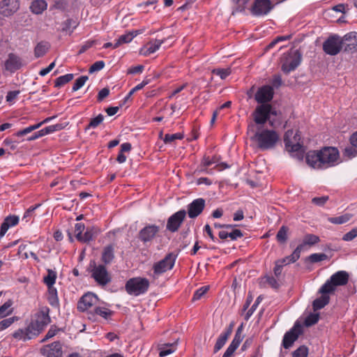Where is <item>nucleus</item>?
<instances>
[{"label": "nucleus", "mask_w": 357, "mask_h": 357, "mask_svg": "<svg viewBox=\"0 0 357 357\" xmlns=\"http://www.w3.org/2000/svg\"><path fill=\"white\" fill-rule=\"evenodd\" d=\"M273 89L269 85L262 86L257 91L255 98L258 103L261 104L257 107L253 114L257 124L264 125L268 121L271 126L274 127L276 125L275 117L278 116V112L270 104H266L273 99Z\"/></svg>", "instance_id": "f257e3e1"}, {"label": "nucleus", "mask_w": 357, "mask_h": 357, "mask_svg": "<svg viewBox=\"0 0 357 357\" xmlns=\"http://www.w3.org/2000/svg\"><path fill=\"white\" fill-rule=\"evenodd\" d=\"M251 141L254 142L258 149L262 151L273 149L279 142L280 135L274 130L266 128L258 129L253 135L250 136Z\"/></svg>", "instance_id": "f03ea898"}, {"label": "nucleus", "mask_w": 357, "mask_h": 357, "mask_svg": "<svg viewBox=\"0 0 357 357\" xmlns=\"http://www.w3.org/2000/svg\"><path fill=\"white\" fill-rule=\"evenodd\" d=\"M284 142L286 150L293 157H296L298 160H303L305 148L298 131L294 132L293 130H288L284 134Z\"/></svg>", "instance_id": "7ed1b4c3"}, {"label": "nucleus", "mask_w": 357, "mask_h": 357, "mask_svg": "<svg viewBox=\"0 0 357 357\" xmlns=\"http://www.w3.org/2000/svg\"><path fill=\"white\" fill-rule=\"evenodd\" d=\"M349 273L345 271H339L333 274L319 290L320 294H330L335 291L338 286H344L348 283Z\"/></svg>", "instance_id": "20e7f679"}, {"label": "nucleus", "mask_w": 357, "mask_h": 357, "mask_svg": "<svg viewBox=\"0 0 357 357\" xmlns=\"http://www.w3.org/2000/svg\"><path fill=\"white\" fill-rule=\"evenodd\" d=\"M149 284L148 279L136 277L130 278L126 282L125 289L129 295L138 296L148 291Z\"/></svg>", "instance_id": "39448f33"}, {"label": "nucleus", "mask_w": 357, "mask_h": 357, "mask_svg": "<svg viewBox=\"0 0 357 357\" xmlns=\"http://www.w3.org/2000/svg\"><path fill=\"white\" fill-rule=\"evenodd\" d=\"M321 169L333 167L338 163L339 151L335 147H324L319 151Z\"/></svg>", "instance_id": "423d86ee"}, {"label": "nucleus", "mask_w": 357, "mask_h": 357, "mask_svg": "<svg viewBox=\"0 0 357 357\" xmlns=\"http://www.w3.org/2000/svg\"><path fill=\"white\" fill-rule=\"evenodd\" d=\"M176 258L177 255L169 252L162 259L154 263L153 265L154 276L161 275L167 271L172 270L175 264Z\"/></svg>", "instance_id": "0eeeda50"}, {"label": "nucleus", "mask_w": 357, "mask_h": 357, "mask_svg": "<svg viewBox=\"0 0 357 357\" xmlns=\"http://www.w3.org/2000/svg\"><path fill=\"white\" fill-rule=\"evenodd\" d=\"M91 278L99 286L105 287L112 281V277L103 264L94 265L91 271Z\"/></svg>", "instance_id": "6e6552de"}, {"label": "nucleus", "mask_w": 357, "mask_h": 357, "mask_svg": "<svg viewBox=\"0 0 357 357\" xmlns=\"http://www.w3.org/2000/svg\"><path fill=\"white\" fill-rule=\"evenodd\" d=\"M343 47L342 38L337 35L329 36L323 44L324 52L331 56L339 54Z\"/></svg>", "instance_id": "1a4fd4ad"}, {"label": "nucleus", "mask_w": 357, "mask_h": 357, "mask_svg": "<svg viewBox=\"0 0 357 357\" xmlns=\"http://www.w3.org/2000/svg\"><path fill=\"white\" fill-rule=\"evenodd\" d=\"M301 56L298 51L291 52L284 56L282 70L285 73L294 70L301 63Z\"/></svg>", "instance_id": "9d476101"}, {"label": "nucleus", "mask_w": 357, "mask_h": 357, "mask_svg": "<svg viewBox=\"0 0 357 357\" xmlns=\"http://www.w3.org/2000/svg\"><path fill=\"white\" fill-rule=\"evenodd\" d=\"M186 215V211L181 209L173 215H172L167 220L166 229L171 232H176L178 230L182 225Z\"/></svg>", "instance_id": "9b49d317"}, {"label": "nucleus", "mask_w": 357, "mask_h": 357, "mask_svg": "<svg viewBox=\"0 0 357 357\" xmlns=\"http://www.w3.org/2000/svg\"><path fill=\"white\" fill-rule=\"evenodd\" d=\"M301 333L302 329L301 326L296 323L289 331L285 333L282 340L283 347L284 349H289L291 347L294 342L297 340Z\"/></svg>", "instance_id": "f8f14e48"}, {"label": "nucleus", "mask_w": 357, "mask_h": 357, "mask_svg": "<svg viewBox=\"0 0 357 357\" xmlns=\"http://www.w3.org/2000/svg\"><path fill=\"white\" fill-rule=\"evenodd\" d=\"M272 8L270 0H255L251 8V13L256 16L264 15L268 14Z\"/></svg>", "instance_id": "ddd939ff"}, {"label": "nucleus", "mask_w": 357, "mask_h": 357, "mask_svg": "<svg viewBox=\"0 0 357 357\" xmlns=\"http://www.w3.org/2000/svg\"><path fill=\"white\" fill-rule=\"evenodd\" d=\"M98 301V298L96 294L91 292L86 293L78 301L77 309L81 312L86 311L96 305Z\"/></svg>", "instance_id": "4468645a"}, {"label": "nucleus", "mask_w": 357, "mask_h": 357, "mask_svg": "<svg viewBox=\"0 0 357 357\" xmlns=\"http://www.w3.org/2000/svg\"><path fill=\"white\" fill-rule=\"evenodd\" d=\"M160 227L155 225H148L139 232V238L144 243L151 241L159 232Z\"/></svg>", "instance_id": "2eb2a0df"}, {"label": "nucleus", "mask_w": 357, "mask_h": 357, "mask_svg": "<svg viewBox=\"0 0 357 357\" xmlns=\"http://www.w3.org/2000/svg\"><path fill=\"white\" fill-rule=\"evenodd\" d=\"M205 200L203 198L194 199L188 205V215L190 218H195L199 216L204 209Z\"/></svg>", "instance_id": "dca6fc26"}, {"label": "nucleus", "mask_w": 357, "mask_h": 357, "mask_svg": "<svg viewBox=\"0 0 357 357\" xmlns=\"http://www.w3.org/2000/svg\"><path fill=\"white\" fill-rule=\"evenodd\" d=\"M40 351L47 357H61L63 354L61 344L59 341L44 346Z\"/></svg>", "instance_id": "f3484780"}, {"label": "nucleus", "mask_w": 357, "mask_h": 357, "mask_svg": "<svg viewBox=\"0 0 357 357\" xmlns=\"http://www.w3.org/2000/svg\"><path fill=\"white\" fill-rule=\"evenodd\" d=\"M20 8L18 0H2L0 3V12L4 16H10Z\"/></svg>", "instance_id": "a211bd4d"}, {"label": "nucleus", "mask_w": 357, "mask_h": 357, "mask_svg": "<svg viewBox=\"0 0 357 357\" xmlns=\"http://www.w3.org/2000/svg\"><path fill=\"white\" fill-rule=\"evenodd\" d=\"M234 324L230 323L229 326L219 335L214 346V353L220 351L227 342L229 337L231 335Z\"/></svg>", "instance_id": "6ab92c4d"}, {"label": "nucleus", "mask_w": 357, "mask_h": 357, "mask_svg": "<svg viewBox=\"0 0 357 357\" xmlns=\"http://www.w3.org/2000/svg\"><path fill=\"white\" fill-rule=\"evenodd\" d=\"M50 309L47 307H44L36 314V320L33 321L37 324L42 329L50 324V317L49 315Z\"/></svg>", "instance_id": "aec40b11"}, {"label": "nucleus", "mask_w": 357, "mask_h": 357, "mask_svg": "<svg viewBox=\"0 0 357 357\" xmlns=\"http://www.w3.org/2000/svg\"><path fill=\"white\" fill-rule=\"evenodd\" d=\"M305 161L310 167L314 169H321L319 151H310L307 152L305 156Z\"/></svg>", "instance_id": "412c9836"}, {"label": "nucleus", "mask_w": 357, "mask_h": 357, "mask_svg": "<svg viewBox=\"0 0 357 357\" xmlns=\"http://www.w3.org/2000/svg\"><path fill=\"white\" fill-rule=\"evenodd\" d=\"M22 66L21 59L14 54H10L8 59L6 61L5 67L7 70L15 72Z\"/></svg>", "instance_id": "4be33fe9"}, {"label": "nucleus", "mask_w": 357, "mask_h": 357, "mask_svg": "<svg viewBox=\"0 0 357 357\" xmlns=\"http://www.w3.org/2000/svg\"><path fill=\"white\" fill-rule=\"evenodd\" d=\"M343 45H346V50L357 49V33L355 31L349 32L342 38Z\"/></svg>", "instance_id": "5701e85b"}, {"label": "nucleus", "mask_w": 357, "mask_h": 357, "mask_svg": "<svg viewBox=\"0 0 357 357\" xmlns=\"http://www.w3.org/2000/svg\"><path fill=\"white\" fill-rule=\"evenodd\" d=\"M114 259V248L113 245H109L104 248L101 260L105 264H109Z\"/></svg>", "instance_id": "b1692460"}, {"label": "nucleus", "mask_w": 357, "mask_h": 357, "mask_svg": "<svg viewBox=\"0 0 357 357\" xmlns=\"http://www.w3.org/2000/svg\"><path fill=\"white\" fill-rule=\"evenodd\" d=\"M177 341L171 344H164L159 347V356L164 357L174 353L176 349Z\"/></svg>", "instance_id": "393cba45"}, {"label": "nucleus", "mask_w": 357, "mask_h": 357, "mask_svg": "<svg viewBox=\"0 0 357 357\" xmlns=\"http://www.w3.org/2000/svg\"><path fill=\"white\" fill-rule=\"evenodd\" d=\"M112 314V311L105 307H95L94 312L91 313V317H89L90 319L95 320V316L98 315L105 319H107Z\"/></svg>", "instance_id": "a878e982"}, {"label": "nucleus", "mask_w": 357, "mask_h": 357, "mask_svg": "<svg viewBox=\"0 0 357 357\" xmlns=\"http://www.w3.org/2000/svg\"><path fill=\"white\" fill-rule=\"evenodd\" d=\"M47 7V3L45 0H35L32 1L30 9L35 14H41Z\"/></svg>", "instance_id": "bb28decb"}, {"label": "nucleus", "mask_w": 357, "mask_h": 357, "mask_svg": "<svg viewBox=\"0 0 357 357\" xmlns=\"http://www.w3.org/2000/svg\"><path fill=\"white\" fill-rule=\"evenodd\" d=\"M164 43V40H155L153 42L149 43L144 48V55L147 56L159 50L161 45Z\"/></svg>", "instance_id": "cd10ccee"}, {"label": "nucleus", "mask_w": 357, "mask_h": 357, "mask_svg": "<svg viewBox=\"0 0 357 357\" xmlns=\"http://www.w3.org/2000/svg\"><path fill=\"white\" fill-rule=\"evenodd\" d=\"M322 296L316 298L312 303V307L314 311L324 307L330 301V297L327 294H321Z\"/></svg>", "instance_id": "c85d7f7f"}, {"label": "nucleus", "mask_w": 357, "mask_h": 357, "mask_svg": "<svg viewBox=\"0 0 357 357\" xmlns=\"http://www.w3.org/2000/svg\"><path fill=\"white\" fill-rule=\"evenodd\" d=\"M13 302L9 299L0 306V319L5 318L13 313Z\"/></svg>", "instance_id": "c756f323"}, {"label": "nucleus", "mask_w": 357, "mask_h": 357, "mask_svg": "<svg viewBox=\"0 0 357 357\" xmlns=\"http://www.w3.org/2000/svg\"><path fill=\"white\" fill-rule=\"evenodd\" d=\"M96 234H97V232L94 227H88L77 241L82 243H89L93 239Z\"/></svg>", "instance_id": "7c9ffc66"}, {"label": "nucleus", "mask_w": 357, "mask_h": 357, "mask_svg": "<svg viewBox=\"0 0 357 357\" xmlns=\"http://www.w3.org/2000/svg\"><path fill=\"white\" fill-rule=\"evenodd\" d=\"M149 83H150V79L146 78L141 83L138 84L137 86H135L134 88H132L124 98V99H123L124 103L130 101L131 96L133 94H135V93L136 91L141 90L142 89H143L146 85L149 84Z\"/></svg>", "instance_id": "2f4dec72"}, {"label": "nucleus", "mask_w": 357, "mask_h": 357, "mask_svg": "<svg viewBox=\"0 0 357 357\" xmlns=\"http://www.w3.org/2000/svg\"><path fill=\"white\" fill-rule=\"evenodd\" d=\"M50 47L47 42H40L37 44L34 49V55L36 58L44 56Z\"/></svg>", "instance_id": "473e14b6"}, {"label": "nucleus", "mask_w": 357, "mask_h": 357, "mask_svg": "<svg viewBox=\"0 0 357 357\" xmlns=\"http://www.w3.org/2000/svg\"><path fill=\"white\" fill-rule=\"evenodd\" d=\"M137 32H130L126 34L121 36L117 41L114 44V48H117L120 45L123 43H130L136 36Z\"/></svg>", "instance_id": "72a5a7b5"}, {"label": "nucleus", "mask_w": 357, "mask_h": 357, "mask_svg": "<svg viewBox=\"0 0 357 357\" xmlns=\"http://www.w3.org/2000/svg\"><path fill=\"white\" fill-rule=\"evenodd\" d=\"M352 218L350 213H345L337 217H330L328 218L329 222L335 225H342L347 222Z\"/></svg>", "instance_id": "f704fd0d"}, {"label": "nucleus", "mask_w": 357, "mask_h": 357, "mask_svg": "<svg viewBox=\"0 0 357 357\" xmlns=\"http://www.w3.org/2000/svg\"><path fill=\"white\" fill-rule=\"evenodd\" d=\"M30 340L38 336L43 330L37 324L32 321L26 328H25Z\"/></svg>", "instance_id": "c9c22d12"}, {"label": "nucleus", "mask_w": 357, "mask_h": 357, "mask_svg": "<svg viewBox=\"0 0 357 357\" xmlns=\"http://www.w3.org/2000/svg\"><path fill=\"white\" fill-rule=\"evenodd\" d=\"M243 332V324L239 326L235 333V335L234 337V339L232 340L231 342L229 345H231L232 347H234L237 349V348L239 347L241 342H242L243 339V335H242Z\"/></svg>", "instance_id": "e433bc0d"}, {"label": "nucleus", "mask_w": 357, "mask_h": 357, "mask_svg": "<svg viewBox=\"0 0 357 357\" xmlns=\"http://www.w3.org/2000/svg\"><path fill=\"white\" fill-rule=\"evenodd\" d=\"M250 1V0H232L234 5L232 12L233 14L234 13L244 12Z\"/></svg>", "instance_id": "4c0bfd02"}, {"label": "nucleus", "mask_w": 357, "mask_h": 357, "mask_svg": "<svg viewBox=\"0 0 357 357\" xmlns=\"http://www.w3.org/2000/svg\"><path fill=\"white\" fill-rule=\"evenodd\" d=\"M48 287V301L50 305H55L58 304L59 299L57 296V290L52 286H47Z\"/></svg>", "instance_id": "58836bf2"}, {"label": "nucleus", "mask_w": 357, "mask_h": 357, "mask_svg": "<svg viewBox=\"0 0 357 357\" xmlns=\"http://www.w3.org/2000/svg\"><path fill=\"white\" fill-rule=\"evenodd\" d=\"M73 74L69 73L57 77L54 82V86L59 88L73 79Z\"/></svg>", "instance_id": "ea45409f"}, {"label": "nucleus", "mask_w": 357, "mask_h": 357, "mask_svg": "<svg viewBox=\"0 0 357 357\" xmlns=\"http://www.w3.org/2000/svg\"><path fill=\"white\" fill-rule=\"evenodd\" d=\"M56 272L52 270L47 269V275L44 277V283L47 286H52L55 284L56 280Z\"/></svg>", "instance_id": "a19ab883"}, {"label": "nucleus", "mask_w": 357, "mask_h": 357, "mask_svg": "<svg viewBox=\"0 0 357 357\" xmlns=\"http://www.w3.org/2000/svg\"><path fill=\"white\" fill-rule=\"evenodd\" d=\"M13 337L18 340L26 341L30 340V337H29L26 328H20L15 331L13 334Z\"/></svg>", "instance_id": "79ce46f5"}, {"label": "nucleus", "mask_w": 357, "mask_h": 357, "mask_svg": "<svg viewBox=\"0 0 357 357\" xmlns=\"http://www.w3.org/2000/svg\"><path fill=\"white\" fill-rule=\"evenodd\" d=\"M213 75L219 76L222 79H226L231 73V70L230 68H215L212 70Z\"/></svg>", "instance_id": "37998d69"}, {"label": "nucleus", "mask_w": 357, "mask_h": 357, "mask_svg": "<svg viewBox=\"0 0 357 357\" xmlns=\"http://www.w3.org/2000/svg\"><path fill=\"white\" fill-rule=\"evenodd\" d=\"M262 300H263V296L261 295L259 296L257 298V299L255 300V301L253 303V305L248 310V312H246V314L245 315V319L246 321H248L250 318V317L253 314V313L255 312V310H257L258 305H259V303L261 302Z\"/></svg>", "instance_id": "c03bdc74"}, {"label": "nucleus", "mask_w": 357, "mask_h": 357, "mask_svg": "<svg viewBox=\"0 0 357 357\" xmlns=\"http://www.w3.org/2000/svg\"><path fill=\"white\" fill-rule=\"evenodd\" d=\"M104 116L101 114H98L95 118L91 119L89 125L86 127L85 130L97 128L104 120Z\"/></svg>", "instance_id": "a18cd8bd"}, {"label": "nucleus", "mask_w": 357, "mask_h": 357, "mask_svg": "<svg viewBox=\"0 0 357 357\" xmlns=\"http://www.w3.org/2000/svg\"><path fill=\"white\" fill-rule=\"evenodd\" d=\"M43 125V123L40 122L38 123H36L35 125H32V126H30L23 130H19L18 132H17L15 133V135L17 137H22V136H24L25 135H27L30 132H31L32 131L39 128L41 126Z\"/></svg>", "instance_id": "49530a36"}, {"label": "nucleus", "mask_w": 357, "mask_h": 357, "mask_svg": "<svg viewBox=\"0 0 357 357\" xmlns=\"http://www.w3.org/2000/svg\"><path fill=\"white\" fill-rule=\"evenodd\" d=\"M319 319V313H310L305 319V325L306 326H311L318 322Z\"/></svg>", "instance_id": "de8ad7c7"}, {"label": "nucleus", "mask_w": 357, "mask_h": 357, "mask_svg": "<svg viewBox=\"0 0 357 357\" xmlns=\"http://www.w3.org/2000/svg\"><path fill=\"white\" fill-rule=\"evenodd\" d=\"M18 320L17 317H12L4 319L0 321V331H2L10 327L15 321Z\"/></svg>", "instance_id": "09e8293b"}, {"label": "nucleus", "mask_w": 357, "mask_h": 357, "mask_svg": "<svg viewBox=\"0 0 357 357\" xmlns=\"http://www.w3.org/2000/svg\"><path fill=\"white\" fill-rule=\"evenodd\" d=\"M88 79H89V77L86 75H83V76L78 77L75 80V82L73 86V88H72L73 91H76L79 90V89H81L84 85V84L88 80Z\"/></svg>", "instance_id": "8fccbe9b"}, {"label": "nucleus", "mask_w": 357, "mask_h": 357, "mask_svg": "<svg viewBox=\"0 0 357 357\" xmlns=\"http://www.w3.org/2000/svg\"><path fill=\"white\" fill-rule=\"evenodd\" d=\"M183 134L181 132H177L174 134H166L163 139V141L165 144H169L174 142L176 139H182L183 138Z\"/></svg>", "instance_id": "3c124183"}, {"label": "nucleus", "mask_w": 357, "mask_h": 357, "mask_svg": "<svg viewBox=\"0 0 357 357\" xmlns=\"http://www.w3.org/2000/svg\"><path fill=\"white\" fill-rule=\"evenodd\" d=\"M327 259V255L324 253H314L308 257V260L311 263H317Z\"/></svg>", "instance_id": "603ef678"}, {"label": "nucleus", "mask_w": 357, "mask_h": 357, "mask_svg": "<svg viewBox=\"0 0 357 357\" xmlns=\"http://www.w3.org/2000/svg\"><path fill=\"white\" fill-rule=\"evenodd\" d=\"M307 245H313L319 241V237L314 234H307L303 238Z\"/></svg>", "instance_id": "864d4df0"}, {"label": "nucleus", "mask_w": 357, "mask_h": 357, "mask_svg": "<svg viewBox=\"0 0 357 357\" xmlns=\"http://www.w3.org/2000/svg\"><path fill=\"white\" fill-rule=\"evenodd\" d=\"M308 349L303 345L293 352V357H307Z\"/></svg>", "instance_id": "5fc2aeb1"}, {"label": "nucleus", "mask_w": 357, "mask_h": 357, "mask_svg": "<svg viewBox=\"0 0 357 357\" xmlns=\"http://www.w3.org/2000/svg\"><path fill=\"white\" fill-rule=\"evenodd\" d=\"M277 240L280 243H284L287 238V229L284 226H282L277 233Z\"/></svg>", "instance_id": "6e6d98bb"}, {"label": "nucleus", "mask_w": 357, "mask_h": 357, "mask_svg": "<svg viewBox=\"0 0 357 357\" xmlns=\"http://www.w3.org/2000/svg\"><path fill=\"white\" fill-rule=\"evenodd\" d=\"M105 63L103 61H98L93 63L89 68V73H93L104 68Z\"/></svg>", "instance_id": "4d7b16f0"}, {"label": "nucleus", "mask_w": 357, "mask_h": 357, "mask_svg": "<svg viewBox=\"0 0 357 357\" xmlns=\"http://www.w3.org/2000/svg\"><path fill=\"white\" fill-rule=\"evenodd\" d=\"M344 155L349 159H351L357 155V150L356 147L351 146L344 149Z\"/></svg>", "instance_id": "13d9d810"}, {"label": "nucleus", "mask_w": 357, "mask_h": 357, "mask_svg": "<svg viewBox=\"0 0 357 357\" xmlns=\"http://www.w3.org/2000/svg\"><path fill=\"white\" fill-rule=\"evenodd\" d=\"M357 236V227L353 228L351 231L346 233L343 237L342 240L344 241H351Z\"/></svg>", "instance_id": "bf43d9fd"}, {"label": "nucleus", "mask_w": 357, "mask_h": 357, "mask_svg": "<svg viewBox=\"0 0 357 357\" xmlns=\"http://www.w3.org/2000/svg\"><path fill=\"white\" fill-rule=\"evenodd\" d=\"M208 289V287L204 286V287H202L199 289H198L197 290H196L193 295L192 300L193 301L199 300L206 293Z\"/></svg>", "instance_id": "052dcab7"}, {"label": "nucleus", "mask_w": 357, "mask_h": 357, "mask_svg": "<svg viewBox=\"0 0 357 357\" xmlns=\"http://www.w3.org/2000/svg\"><path fill=\"white\" fill-rule=\"evenodd\" d=\"M20 93V91L19 90L8 91L6 96V101L10 104H13Z\"/></svg>", "instance_id": "680f3d73"}, {"label": "nucleus", "mask_w": 357, "mask_h": 357, "mask_svg": "<svg viewBox=\"0 0 357 357\" xmlns=\"http://www.w3.org/2000/svg\"><path fill=\"white\" fill-rule=\"evenodd\" d=\"M243 236V232L238 229H234L231 232H228V238H229L231 241H236Z\"/></svg>", "instance_id": "e2e57ef3"}, {"label": "nucleus", "mask_w": 357, "mask_h": 357, "mask_svg": "<svg viewBox=\"0 0 357 357\" xmlns=\"http://www.w3.org/2000/svg\"><path fill=\"white\" fill-rule=\"evenodd\" d=\"M328 200V196H322V197H314L312 199V202L317 206H323L326 203V202Z\"/></svg>", "instance_id": "0e129e2a"}, {"label": "nucleus", "mask_w": 357, "mask_h": 357, "mask_svg": "<svg viewBox=\"0 0 357 357\" xmlns=\"http://www.w3.org/2000/svg\"><path fill=\"white\" fill-rule=\"evenodd\" d=\"M266 282L273 289H278L280 286L278 280L273 276H266Z\"/></svg>", "instance_id": "69168bd1"}, {"label": "nucleus", "mask_w": 357, "mask_h": 357, "mask_svg": "<svg viewBox=\"0 0 357 357\" xmlns=\"http://www.w3.org/2000/svg\"><path fill=\"white\" fill-rule=\"evenodd\" d=\"M85 229V226L83 223H77L75 226V236L76 238L78 240L80 236H82V234L83 231Z\"/></svg>", "instance_id": "338daca9"}, {"label": "nucleus", "mask_w": 357, "mask_h": 357, "mask_svg": "<svg viewBox=\"0 0 357 357\" xmlns=\"http://www.w3.org/2000/svg\"><path fill=\"white\" fill-rule=\"evenodd\" d=\"M4 221L7 222L11 227L18 224L19 217L17 215H9L5 218Z\"/></svg>", "instance_id": "774afa93"}]
</instances>
